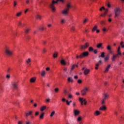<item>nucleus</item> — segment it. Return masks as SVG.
Masks as SVG:
<instances>
[{"mask_svg": "<svg viewBox=\"0 0 124 124\" xmlns=\"http://www.w3.org/2000/svg\"><path fill=\"white\" fill-rule=\"evenodd\" d=\"M107 48L109 52V54H108L106 56V57L104 58V60L106 62H108L109 60V57H110L109 54H113V51L112 49V48L110 45H108L107 47Z\"/></svg>", "mask_w": 124, "mask_h": 124, "instance_id": "f257e3e1", "label": "nucleus"}, {"mask_svg": "<svg viewBox=\"0 0 124 124\" xmlns=\"http://www.w3.org/2000/svg\"><path fill=\"white\" fill-rule=\"evenodd\" d=\"M71 8V3L68 2L66 5V7L65 9H64L62 12V13L64 16H66L68 14V11L69 9Z\"/></svg>", "mask_w": 124, "mask_h": 124, "instance_id": "f03ea898", "label": "nucleus"}, {"mask_svg": "<svg viewBox=\"0 0 124 124\" xmlns=\"http://www.w3.org/2000/svg\"><path fill=\"white\" fill-rule=\"evenodd\" d=\"M58 1L62 2V3H63V0H57L56 1L53 0L52 1V3H51L49 5V7L51 8V9L52 10V12H55L56 8H55L54 4L55 3H57Z\"/></svg>", "mask_w": 124, "mask_h": 124, "instance_id": "7ed1b4c3", "label": "nucleus"}, {"mask_svg": "<svg viewBox=\"0 0 124 124\" xmlns=\"http://www.w3.org/2000/svg\"><path fill=\"white\" fill-rule=\"evenodd\" d=\"M114 12H115V18H117L120 16L121 10L120 9V8L117 7V8H116V9L114 10Z\"/></svg>", "mask_w": 124, "mask_h": 124, "instance_id": "20e7f679", "label": "nucleus"}, {"mask_svg": "<svg viewBox=\"0 0 124 124\" xmlns=\"http://www.w3.org/2000/svg\"><path fill=\"white\" fill-rule=\"evenodd\" d=\"M109 97V94L107 93H104L103 99L102 100L101 104L104 105L105 104V101Z\"/></svg>", "mask_w": 124, "mask_h": 124, "instance_id": "39448f33", "label": "nucleus"}, {"mask_svg": "<svg viewBox=\"0 0 124 124\" xmlns=\"http://www.w3.org/2000/svg\"><path fill=\"white\" fill-rule=\"evenodd\" d=\"M89 91V87H85L83 90L81 91V94L82 96H85L87 94V93Z\"/></svg>", "mask_w": 124, "mask_h": 124, "instance_id": "423d86ee", "label": "nucleus"}, {"mask_svg": "<svg viewBox=\"0 0 124 124\" xmlns=\"http://www.w3.org/2000/svg\"><path fill=\"white\" fill-rule=\"evenodd\" d=\"M89 53L88 52V51L83 52L80 55L79 58L80 59H82L83 57H87L89 56Z\"/></svg>", "mask_w": 124, "mask_h": 124, "instance_id": "0eeeda50", "label": "nucleus"}, {"mask_svg": "<svg viewBox=\"0 0 124 124\" xmlns=\"http://www.w3.org/2000/svg\"><path fill=\"white\" fill-rule=\"evenodd\" d=\"M90 46L89 43L87 42L85 43L84 45H81L80 49L82 50H84Z\"/></svg>", "mask_w": 124, "mask_h": 124, "instance_id": "6e6552de", "label": "nucleus"}, {"mask_svg": "<svg viewBox=\"0 0 124 124\" xmlns=\"http://www.w3.org/2000/svg\"><path fill=\"white\" fill-rule=\"evenodd\" d=\"M5 53L8 56H10L13 54L12 52L7 48L5 50Z\"/></svg>", "mask_w": 124, "mask_h": 124, "instance_id": "1a4fd4ad", "label": "nucleus"}, {"mask_svg": "<svg viewBox=\"0 0 124 124\" xmlns=\"http://www.w3.org/2000/svg\"><path fill=\"white\" fill-rule=\"evenodd\" d=\"M12 88L15 90H17L18 89V84L17 82H13L12 83Z\"/></svg>", "mask_w": 124, "mask_h": 124, "instance_id": "9d476101", "label": "nucleus"}, {"mask_svg": "<svg viewBox=\"0 0 124 124\" xmlns=\"http://www.w3.org/2000/svg\"><path fill=\"white\" fill-rule=\"evenodd\" d=\"M74 113L75 116H78L80 114V111L77 109H74Z\"/></svg>", "mask_w": 124, "mask_h": 124, "instance_id": "9b49d317", "label": "nucleus"}, {"mask_svg": "<svg viewBox=\"0 0 124 124\" xmlns=\"http://www.w3.org/2000/svg\"><path fill=\"white\" fill-rule=\"evenodd\" d=\"M67 81L68 83H73L74 82V80L71 77H69L67 78Z\"/></svg>", "mask_w": 124, "mask_h": 124, "instance_id": "f8f14e48", "label": "nucleus"}, {"mask_svg": "<svg viewBox=\"0 0 124 124\" xmlns=\"http://www.w3.org/2000/svg\"><path fill=\"white\" fill-rule=\"evenodd\" d=\"M79 101L81 102V105L82 106L83 105V102H86V99L84 98H79Z\"/></svg>", "mask_w": 124, "mask_h": 124, "instance_id": "ddd939ff", "label": "nucleus"}, {"mask_svg": "<svg viewBox=\"0 0 124 124\" xmlns=\"http://www.w3.org/2000/svg\"><path fill=\"white\" fill-rule=\"evenodd\" d=\"M90 71V69H85V70L84 71V74L85 76H86V75H87L88 74H89Z\"/></svg>", "mask_w": 124, "mask_h": 124, "instance_id": "4468645a", "label": "nucleus"}, {"mask_svg": "<svg viewBox=\"0 0 124 124\" xmlns=\"http://www.w3.org/2000/svg\"><path fill=\"white\" fill-rule=\"evenodd\" d=\"M32 114V111H30L29 112L25 113L26 117H28L29 116H31Z\"/></svg>", "mask_w": 124, "mask_h": 124, "instance_id": "2eb2a0df", "label": "nucleus"}, {"mask_svg": "<svg viewBox=\"0 0 124 124\" xmlns=\"http://www.w3.org/2000/svg\"><path fill=\"white\" fill-rule=\"evenodd\" d=\"M110 66H111V65L110 64H108V66L106 68V69H105V70L104 71V73L108 72L109 71V69H110Z\"/></svg>", "mask_w": 124, "mask_h": 124, "instance_id": "dca6fc26", "label": "nucleus"}, {"mask_svg": "<svg viewBox=\"0 0 124 124\" xmlns=\"http://www.w3.org/2000/svg\"><path fill=\"white\" fill-rule=\"evenodd\" d=\"M106 109H107V108H106V106L103 105L100 108L99 110H106Z\"/></svg>", "mask_w": 124, "mask_h": 124, "instance_id": "f3484780", "label": "nucleus"}, {"mask_svg": "<svg viewBox=\"0 0 124 124\" xmlns=\"http://www.w3.org/2000/svg\"><path fill=\"white\" fill-rule=\"evenodd\" d=\"M36 81V78L32 77L30 79V82L31 83H34Z\"/></svg>", "mask_w": 124, "mask_h": 124, "instance_id": "a211bd4d", "label": "nucleus"}, {"mask_svg": "<svg viewBox=\"0 0 124 124\" xmlns=\"http://www.w3.org/2000/svg\"><path fill=\"white\" fill-rule=\"evenodd\" d=\"M100 114V112L99 110H96V111L94 112V115L95 116H97Z\"/></svg>", "mask_w": 124, "mask_h": 124, "instance_id": "6ab92c4d", "label": "nucleus"}, {"mask_svg": "<svg viewBox=\"0 0 124 124\" xmlns=\"http://www.w3.org/2000/svg\"><path fill=\"white\" fill-rule=\"evenodd\" d=\"M105 52H102L101 53V55L99 56V58H100V57L102 58H105Z\"/></svg>", "mask_w": 124, "mask_h": 124, "instance_id": "aec40b11", "label": "nucleus"}, {"mask_svg": "<svg viewBox=\"0 0 124 124\" xmlns=\"http://www.w3.org/2000/svg\"><path fill=\"white\" fill-rule=\"evenodd\" d=\"M46 72H45V70H43L41 73V76L43 77H45V75H46Z\"/></svg>", "mask_w": 124, "mask_h": 124, "instance_id": "412c9836", "label": "nucleus"}, {"mask_svg": "<svg viewBox=\"0 0 124 124\" xmlns=\"http://www.w3.org/2000/svg\"><path fill=\"white\" fill-rule=\"evenodd\" d=\"M46 108V106H43L41 107L40 108V110L43 112V111L45 110V109Z\"/></svg>", "mask_w": 124, "mask_h": 124, "instance_id": "4be33fe9", "label": "nucleus"}, {"mask_svg": "<svg viewBox=\"0 0 124 124\" xmlns=\"http://www.w3.org/2000/svg\"><path fill=\"white\" fill-rule=\"evenodd\" d=\"M82 119V117L81 116H79L77 119V122H80L81 121Z\"/></svg>", "mask_w": 124, "mask_h": 124, "instance_id": "5701e85b", "label": "nucleus"}, {"mask_svg": "<svg viewBox=\"0 0 124 124\" xmlns=\"http://www.w3.org/2000/svg\"><path fill=\"white\" fill-rule=\"evenodd\" d=\"M61 63L62 65H65L66 64V63L64 60H62L61 61Z\"/></svg>", "mask_w": 124, "mask_h": 124, "instance_id": "b1692460", "label": "nucleus"}, {"mask_svg": "<svg viewBox=\"0 0 124 124\" xmlns=\"http://www.w3.org/2000/svg\"><path fill=\"white\" fill-rule=\"evenodd\" d=\"M97 29V26L95 25L92 30V32L95 31Z\"/></svg>", "mask_w": 124, "mask_h": 124, "instance_id": "393cba45", "label": "nucleus"}, {"mask_svg": "<svg viewBox=\"0 0 124 124\" xmlns=\"http://www.w3.org/2000/svg\"><path fill=\"white\" fill-rule=\"evenodd\" d=\"M102 45H103L102 43H99V44H97V47L98 48H101L102 47Z\"/></svg>", "mask_w": 124, "mask_h": 124, "instance_id": "a878e982", "label": "nucleus"}, {"mask_svg": "<svg viewBox=\"0 0 124 124\" xmlns=\"http://www.w3.org/2000/svg\"><path fill=\"white\" fill-rule=\"evenodd\" d=\"M44 115H45V113H44V112L42 113L41 114L40 116V118L41 119H43L44 118Z\"/></svg>", "mask_w": 124, "mask_h": 124, "instance_id": "bb28decb", "label": "nucleus"}, {"mask_svg": "<svg viewBox=\"0 0 124 124\" xmlns=\"http://www.w3.org/2000/svg\"><path fill=\"white\" fill-rule=\"evenodd\" d=\"M36 19H41V16H40L39 15H37V16L35 17Z\"/></svg>", "mask_w": 124, "mask_h": 124, "instance_id": "cd10ccee", "label": "nucleus"}, {"mask_svg": "<svg viewBox=\"0 0 124 124\" xmlns=\"http://www.w3.org/2000/svg\"><path fill=\"white\" fill-rule=\"evenodd\" d=\"M65 20L64 18L62 19L61 21V24H63L65 23Z\"/></svg>", "mask_w": 124, "mask_h": 124, "instance_id": "c85d7f7f", "label": "nucleus"}, {"mask_svg": "<svg viewBox=\"0 0 124 124\" xmlns=\"http://www.w3.org/2000/svg\"><path fill=\"white\" fill-rule=\"evenodd\" d=\"M55 111H54V110L51 113L50 115V117H52L53 116V115L55 114Z\"/></svg>", "mask_w": 124, "mask_h": 124, "instance_id": "c756f323", "label": "nucleus"}, {"mask_svg": "<svg viewBox=\"0 0 124 124\" xmlns=\"http://www.w3.org/2000/svg\"><path fill=\"white\" fill-rule=\"evenodd\" d=\"M18 26L20 27H23V25L22 23V22L21 21H19V23H18Z\"/></svg>", "mask_w": 124, "mask_h": 124, "instance_id": "7c9ffc66", "label": "nucleus"}, {"mask_svg": "<svg viewBox=\"0 0 124 124\" xmlns=\"http://www.w3.org/2000/svg\"><path fill=\"white\" fill-rule=\"evenodd\" d=\"M21 14H22V12H18V13H17V14H16V16H17V17H19V16H21Z\"/></svg>", "mask_w": 124, "mask_h": 124, "instance_id": "2f4dec72", "label": "nucleus"}, {"mask_svg": "<svg viewBox=\"0 0 124 124\" xmlns=\"http://www.w3.org/2000/svg\"><path fill=\"white\" fill-rule=\"evenodd\" d=\"M89 51L90 52H92V51H93V47L91 46L89 48Z\"/></svg>", "mask_w": 124, "mask_h": 124, "instance_id": "473e14b6", "label": "nucleus"}, {"mask_svg": "<svg viewBox=\"0 0 124 124\" xmlns=\"http://www.w3.org/2000/svg\"><path fill=\"white\" fill-rule=\"evenodd\" d=\"M46 29V28H45L44 27H41V28H39V30H41V31H44Z\"/></svg>", "mask_w": 124, "mask_h": 124, "instance_id": "72a5a7b5", "label": "nucleus"}, {"mask_svg": "<svg viewBox=\"0 0 124 124\" xmlns=\"http://www.w3.org/2000/svg\"><path fill=\"white\" fill-rule=\"evenodd\" d=\"M75 31V28L74 26H72L71 28V31L72 32H74V31Z\"/></svg>", "mask_w": 124, "mask_h": 124, "instance_id": "f704fd0d", "label": "nucleus"}, {"mask_svg": "<svg viewBox=\"0 0 124 124\" xmlns=\"http://www.w3.org/2000/svg\"><path fill=\"white\" fill-rule=\"evenodd\" d=\"M58 56V53H54L53 55L54 58H56Z\"/></svg>", "mask_w": 124, "mask_h": 124, "instance_id": "c9c22d12", "label": "nucleus"}, {"mask_svg": "<svg viewBox=\"0 0 124 124\" xmlns=\"http://www.w3.org/2000/svg\"><path fill=\"white\" fill-rule=\"evenodd\" d=\"M54 91L55 92L57 93H58V92L59 91V89L58 88H56L55 89H54Z\"/></svg>", "mask_w": 124, "mask_h": 124, "instance_id": "e433bc0d", "label": "nucleus"}, {"mask_svg": "<svg viewBox=\"0 0 124 124\" xmlns=\"http://www.w3.org/2000/svg\"><path fill=\"white\" fill-rule=\"evenodd\" d=\"M108 9H106V11L104 12V16H105L107 15V14L108 13Z\"/></svg>", "mask_w": 124, "mask_h": 124, "instance_id": "4c0bfd02", "label": "nucleus"}, {"mask_svg": "<svg viewBox=\"0 0 124 124\" xmlns=\"http://www.w3.org/2000/svg\"><path fill=\"white\" fill-rule=\"evenodd\" d=\"M113 58H114L115 59H116L117 58H119V56H118V55H114L113 56Z\"/></svg>", "mask_w": 124, "mask_h": 124, "instance_id": "58836bf2", "label": "nucleus"}, {"mask_svg": "<svg viewBox=\"0 0 124 124\" xmlns=\"http://www.w3.org/2000/svg\"><path fill=\"white\" fill-rule=\"evenodd\" d=\"M30 30V29H27L25 30V33H28L29 32V31Z\"/></svg>", "mask_w": 124, "mask_h": 124, "instance_id": "ea45409f", "label": "nucleus"}, {"mask_svg": "<svg viewBox=\"0 0 124 124\" xmlns=\"http://www.w3.org/2000/svg\"><path fill=\"white\" fill-rule=\"evenodd\" d=\"M75 66H76V65H75V64H73V65H72V68H71V71H72L74 69Z\"/></svg>", "mask_w": 124, "mask_h": 124, "instance_id": "a19ab883", "label": "nucleus"}, {"mask_svg": "<svg viewBox=\"0 0 124 124\" xmlns=\"http://www.w3.org/2000/svg\"><path fill=\"white\" fill-rule=\"evenodd\" d=\"M66 104L67 105V106H70V102L68 101V100H66Z\"/></svg>", "mask_w": 124, "mask_h": 124, "instance_id": "79ce46f5", "label": "nucleus"}, {"mask_svg": "<svg viewBox=\"0 0 124 124\" xmlns=\"http://www.w3.org/2000/svg\"><path fill=\"white\" fill-rule=\"evenodd\" d=\"M72 97H73V95L72 94H69L68 95V98L69 99H71V98H72Z\"/></svg>", "mask_w": 124, "mask_h": 124, "instance_id": "37998d69", "label": "nucleus"}, {"mask_svg": "<svg viewBox=\"0 0 124 124\" xmlns=\"http://www.w3.org/2000/svg\"><path fill=\"white\" fill-rule=\"evenodd\" d=\"M117 54H116L117 55H118V57H119V56H122V53L120 52H117Z\"/></svg>", "mask_w": 124, "mask_h": 124, "instance_id": "c03bdc74", "label": "nucleus"}, {"mask_svg": "<svg viewBox=\"0 0 124 124\" xmlns=\"http://www.w3.org/2000/svg\"><path fill=\"white\" fill-rule=\"evenodd\" d=\"M103 9L104 10H106V8H105L104 7H102L100 8V11H102Z\"/></svg>", "mask_w": 124, "mask_h": 124, "instance_id": "a18cd8bd", "label": "nucleus"}, {"mask_svg": "<svg viewBox=\"0 0 124 124\" xmlns=\"http://www.w3.org/2000/svg\"><path fill=\"white\" fill-rule=\"evenodd\" d=\"M31 62V59L30 58H29L28 59V60L26 61V62H27V63H30Z\"/></svg>", "mask_w": 124, "mask_h": 124, "instance_id": "49530a36", "label": "nucleus"}, {"mask_svg": "<svg viewBox=\"0 0 124 124\" xmlns=\"http://www.w3.org/2000/svg\"><path fill=\"white\" fill-rule=\"evenodd\" d=\"M6 78L9 79L10 78V75L8 74L6 75Z\"/></svg>", "mask_w": 124, "mask_h": 124, "instance_id": "de8ad7c7", "label": "nucleus"}, {"mask_svg": "<svg viewBox=\"0 0 124 124\" xmlns=\"http://www.w3.org/2000/svg\"><path fill=\"white\" fill-rule=\"evenodd\" d=\"M78 83L79 84L82 83V80L81 79H78Z\"/></svg>", "mask_w": 124, "mask_h": 124, "instance_id": "09e8293b", "label": "nucleus"}, {"mask_svg": "<svg viewBox=\"0 0 124 124\" xmlns=\"http://www.w3.org/2000/svg\"><path fill=\"white\" fill-rule=\"evenodd\" d=\"M102 31H103V32H106L107 31V29L106 28H104L102 29Z\"/></svg>", "mask_w": 124, "mask_h": 124, "instance_id": "8fccbe9b", "label": "nucleus"}, {"mask_svg": "<svg viewBox=\"0 0 124 124\" xmlns=\"http://www.w3.org/2000/svg\"><path fill=\"white\" fill-rule=\"evenodd\" d=\"M87 21H88V19H86L85 20H84L83 23L85 24Z\"/></svg>", "mask_w": 124, "mask_h": 124, "instance_id": "3c124183", "label": "nucleus"}, {"mask_svg": "<svg viewBox=\"0 0 124 124\" xmlns=\"http://www.w3.org/2000/svg\"><path fill=\"white\" fill-rule=\"evenodd\" d=\"M121 50V47L119 46L118 47V50H117V52H120Z\"/></svg>", "mask_w": 124, "mask_h": 124, "instance_id": "603ef678", "label": "nucleus"}, {"mask_svg": "<svg viewBox=\"0 0 124 124\" xmlns=\"http://www.w3.org/2000/svg\"><path fill=\"white\" fill-rule=\"evenodd\" d=\"M94 53L95 54H97V53H98L97 50V49H94Z\"/></svg>", "mask_w": 124, "mask_h": 124, "instance_id": "864d4df0", "label": "nucleus"}, {"mask_svg": "<svg viewBox=\"0 0 124 124\" xmlns=\"http://www.w3.org/2000/svg\"><path fill=\"white\" fill-rule=\"evenodd\" d=\"M100 23L102 25H104L105 24V22H104V21L102 20V21H100Z\"/></svg>", "mask_w": 124, "mask_h": 124, "instance_id": "5fc2aeb1", "label": "nucleus"}, {"mask_svg": "<svg viewBox=\"0 0 124 124\" xmlns=\"http://www.w3.org/2000/svg\"><path fill=\"white\" fill-rule=\"evenodd\" d=\"M46 102L47 103H49L50 102V98H48L46 99Z\"/></svg>", "mask_w": 124, "mask_h": 124, "instance_id": "6e6d98bb", "label": "nucleus"}, {"mask_svg": "<svg viewBox=\"0 0 124 124\" xmlns=\"http://www.w3.org/2000/svg\"><path fill=\"white\" fill-rule=\"evenodd\" d=\"M38 114H39V111H36L35 113V116H38Z\"/></svg>", "mask_w": 124, "mask_h": 124, "instance_id": "4d7b16f0", "label": "nucleus"}, {"mask_svg": "<svg viewBox=\"0 0 124 124\" xmlns=\"http://www.w3.org/2000/svg\"><path fill=\"white\" fill-rule=\"evenodd\" d=\"M107 6H108V8H110V7H111V5H110V4L109 3H108Z\"/></svg>", "mask_w": 124, "mask_h": 124, "instance_id": "13d9d810", "label": "nucleus"}, {"mask_svg": "<svg viewBox=\"0 0 124 124\" xmlns=\"http://www.w3.org/2000/svg\"><path fill=\"white\" fill-rule=\"evenodd\" d=\"M23 122L22 121H19L18 124H22Z\"/></svg>", "mask_w": 124, "mask_h": 124, "instance_id": "bf43d9fd", "label": "nucleus"}, {"mask_svg": "<svg viewBox=\"0 0 124 124\" xmlns=\"http://www.w3.org/2000/svg\"><path fill=\"white\" fill-rule=\"evenodd\" d=\"M111 61H112V62H115V59L113 57H112L111 58Z\"/></svg>", "mask_w": 124, "mask_h": 124, "instance_id": "052dcab7", "label": "nucleus"}, {"mask_svg": "<svg viewBox=\"0 0 124 124\" xmlns=\"http://www.w3.org/2000/svg\"><path fill=\"white\" fill-rule=\"evenodd\" d=\"M51 26H52V24H48L47 27H48V28H50Z\"/></svg>", "mask_w": 124, "mask_h": 124, "instance_id": "680f3d73", "label": "nucleus"}, {"mask_svg": "<svg viewBox=\"0 0 124 124\" xmlns=\"http://www.w3.org/2000/svg\"><path fill=\"white\" fill-rule=\"evenodd\" d=\"M43 51L44 53H46V50L45 48H44Z\"/></svg>", "mask_w": 124, "mask_h": 124, "instance_id": "e2e57ef3", "label": "nucleus"}, {"mask_svg": "<svg viewBox=\"0 0 124 124\" xmlns=\"http://www.w3.org/2000/svg\"><path fill=\"white\" fill-rule=\"evenodd\" d=\"M74 78L76 79H78V76H74Z\"/></svg>", "mask_w": 124, "mask_h": 124, "instance_id": "0e129e2a", "label": "nucleus"}, {"mask_svg": "<svg viewBox=\"0 0 124 124\" xmlns=\"http://www.w3.org/2000/svg\"><path fill=\"white\" fill-rule=\"evenodd\" d=\"M46 70L47 71H49V70H50L49 67H47V68H46Z\"/></svg>", "mask_w": 124, "mask_h": 124, "instance_id": "69168bd1", "label": "nucleus"}, {"mask_svg": "<svg viewBox=\"0 0 124 124\" xmlns=\"http://www.w3.org/2000/svg\"><path fill=\"white\" fill-rule=\"evenodd\" d=\"M16 1H14V7H16Z\"/></svg>", "mask_w": 124, "mask_h": 124, "instance_id": "338daca9", "label": "nucleus"}, {"mask_svg": "<svg viewBox=\"0 0 124 124\" xmlns=\"http://www.w3.org/2000/svg\"><path fill=\"white\" fill-rule=\"evenodd\" d=\"M26 124H31L30 121H27V122H26Z\"/></svg>", "mask_w": 124, "mask_h": 124, "instance_id": "774afa93", "label": "nucleus"}]
</instances>
